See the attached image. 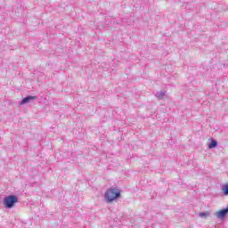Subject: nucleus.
<instances>
[{"mask_svg":"<svg viewBox=\"0 0 228 228\" xmlns=\"http://www.w3.org/2000/svg\"><path fill=\"white\" fill-rule=\"evenodd\" d=\"M120 189H118V187H110L105 191L104 198L107 203H111L112 201L118 200V198H120Z\"/></svg>","mask_w":228,"mask_h":228,"instance_id":"obj_1","label":"nucleus"},{"mask_svg":"<svg viewBox=\"0 0 228 228\" xmlns=\"http://www.w3.org/2000/svg\"><path fill=\"white\" fill-rule=\"evenodd\" d=\"M155 96L158 99H164L166 97V92H163V91L157 92V94H155Z\"/></svg>","mask_w":228,"mask_h":228,"instance_id":"obj_6","label":"nucleus"},{"mask_svg":"<svg viewBox=\"0 0 228 228\" xmlns=\"http://www.w3.org/2000/svg\"><path fill=\"white\" fill-rule=\"evenodd\" d=\"M19 198L14 194H11L9 196H5L4 198L3 203L5 208H13L15 203H18Z\"/></svg>","mask_w":228,"mask_h":228,"instance_id":"obj_2","label":"nucleus"},{"mask_svg":"<svg viewBox=\"0 0 228 228\" xmlns=\"http://www.w3.org/2000/svg\"><path fill=\"white\" fill-rule=\"evenodd\" d=\"M199 216L200 217H208L210 216V212H200Z\"/></svg>","mask_w":228,"mask_h":228,"instance_id":"obj_7","label":"nucleus"},{"mask_svg":"<svg viewBox=\"0 0 228 228\" xmlns=\"http://www.w3.org/2000/svg\"><path fill=\"white\" fill-rule=\"evenodd\" d=\"M223 192L225 196H228V183L225 185H223Z\"/></svg>","mask_w":228,"mask_h":228,"instance_id":"obj_8","label":"nucleus"},{"mask_svg":"<svg viewBox=\"0 0 228 228\" xmlns=\"http://www.w3.org/2000/svg\"><path fill=\"white\" fill-rule=\"evenodd\" d=\"M217 147V141L216 139H211L208 144V149H216Z\"/></svg>","mask_w":228,"mask_h":228,"instance_id":"obj_5","label":"nucleus"},{"mask_svg":"<svg viewBox=\"0 0 228 228\" xmlns=\"http://www.w3.org/2000/svg\"><path fill=\"white\" fill-rule=\"evenodd\" d=\"M35 99H37V97L33 95H28V97H25L24 99H22L20 104V105L28 104V102H30V101H35Z\"/></svg>","mask_w":228,"mask_h":228,"instance_id":"obj_4","label":"nucleus"},{"mask_svg":"<svg viewBox=\"0 0 228 228\" xmlns=\"http://www.w3.org/2000/svg\"><path fill=\"white\" fill-rule=\"evenodd\" d=\"M228 214V208H223V210H219L216 212V216L218 219H224L225 216Z\"/></svg>","mask_w":228,"mask_h":228,"instance_id":"obj_3","label":"nucleus"}]
</instances>
